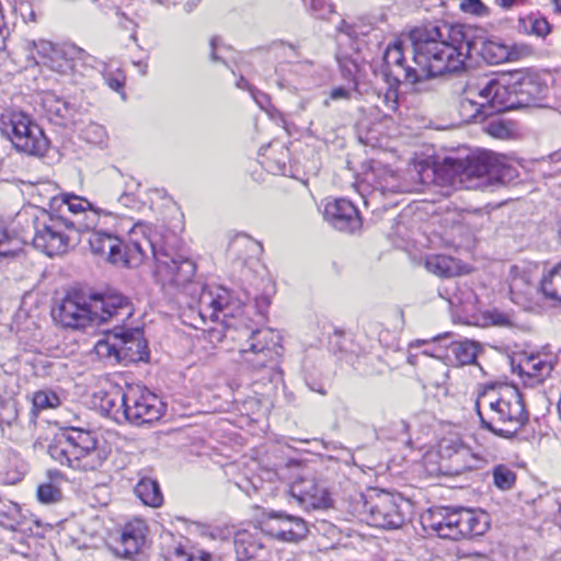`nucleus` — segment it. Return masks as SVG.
I'll use <instances>...</instances> for the list:
<instances>
[{"mask_svg": "<svg viewBox=\"0 0 561 561\" xmlns=\"http://www.w3.org/2000/svg\"><path fill=\"white\" fill-rule=\"evenodd\" d=\"M133 314L129 300L121 294H99L90 288L72 286V331L95 330L102 323L125 322ZM99 357L113 364L128 365L147 362L149 351L140 329H126L116 324L106 339L94 345Z\"/></svg>", "mask_w": 561, "mask_h": 561, "instance_id": "1", "label": "nucleus"}, {"mask_svg": "<svg viewBox=\"0 0 561 561\" xmlns=\"http://www.w3.org/2000/svg\"><path fill=\"white\" fill-rule=\"evenodd\" d=\"M444 44L440 51L432 50L433 70L459 73L466 69V60L474 54L490 65H500L511 56L510 47L494 39L485 38L481 31L470 25L442 24ZM425 54H431L426 49Z\"/></svg>", "mask_w": 561, "mask_h": 561, "instance_id": "2", "label": "nucleus"}, {"mask_svg": "<svg viewBox=\"0 0 561 561\" xmlns=\"http://www.w3.org/2000/svg\"><path fill=\"white\" fill-rule=\"evenodd\" d=\"M442 24H427L413 28L410 32L412 61L414 66L405 64L404 44L401 41L394 42L389 45L385 51L383 59L394 79L400 81L403 79L412 84L422 82L426 79L444 76L446 72H436L433 70L432 53L425 54L428 50L440 51L444 44Z\"/></svg>", "mask_w": 561, "mask_h": 561, "instance_id": "3", "label": "nucleus"}, {"mask_svg": "<svg viewBox=\"0 0 561 561\" xmlns=\"http://www.w3.org/2000/svg\"><path fill=\"white\" fill-rule=\"evenodd\" d=\"M481 426L494 435L512 439L528 422L520 391L506 388L501 393H483L476 401Z\"/></svg>", "mask_w": 561, "mask_h": 561, "instance_id": "4", "label": "nucleus"}, {"mask_svg": "<svg viewBox=\"0 0 561 561\" xmlns=\"http://www.w3.org/2000/svg\"><path fill=\"white\" fill-rule=\"evenodd\" d=\"M444 171L455 188L485 190L503 182L504 165L491 151L472 154L465 160L446 158Z\"/></svg>", "mask_w": 561, "mask_h": 561, "instance_id": "5", "label": "nucleus"}, {"mask_svg": "<svg viewBox=\"0 0 561 561\" xmlns=\"http://www.w3.org/2000/svg\"><path fill=\"white\" fill-rule=\"evenodd\" d=\"M0 133L12 148L27 157L45 156L49 140L36 121L22 111H7L0 115Z\"/></svg>", "mask_w": 561, "mask_h": 561, "instance_id": "6", "label": "nucleus"}, {"mask_svg": "<svg viewBox=\"0 0 561 561\" xmlns=\"http://www.w3.org/2000/svg\"><path fill=\"white\" fill-rule=\"evenodd\" d=\"M431 520L438 537L450 540L481 536L489 527L488 517L482 512L463 507H438L431 512Z\"/></svg>", "mask_w": 561, "mask_h": 561, "instance_id": "7", "label": "nucleus"}, {"mask_svg": "<svg viewBox=\"0 0 561 561\" xmlns=\"http://www.w3.org/2000/svg\"><path fill=\"white\" fill-rule=\"evenodd\" d=\"M514 82L510 72L499 78L469 82L465 93L471 96L478 95L493 112L517 110L519 107L514 95Z\"/></svg>", "mask_w": 561, "mask_h": 561, "instance_id": "8", "label": "nucleus"}, {"mask_svg": "<svg viewBox=\"0 0 561 561\" xmlns=\"http://www.w3.org/2000/svg\"><path fill=\"white\" fill-rule=\"evenodd\" d=\"M279 348L280 335L270 328H261L250 333L241 353L254 369H262L270 364L276 365Z\"/></svg>", "mask_w": 561, "mask_h": 561, "instance_id": "9", "label": "nucleus"}, {"mask_svg": "<svg viewBox=\"0 0 561 561\" xmlns=\"http://www.w3.org/2000/svg\"><path fill=\"white\" fill-rule=\"evenodd\" d=\"M195 272V263L187 257L172 254L164 249L154 254L153 274L162 286L184 287L192 282Z\"/></svg>", "mask_w": 561, "mask_h": 561, "instance_id": "10", "label": "nucleus"}, {"mask_svg": "<svg viewBox=\"0 0 561 561\" xmlns=\"http://www.w3.org/2000/svg\"><path fill=\"white\" fill-rule=\"evenodd\" d=\"M163 407L161 400L149 390L128 386L124 421L137 426L152 423L162 416Z\"/></svg>", "mask_w": 561, "mask_h": 561, "instance_id": "11", "label": "nucleus"}, {"mask_svg": "<svg viewBox=\"0 0 561 561\" xmlns=\"http://www.w3.org/2000/svg\"><path fill=\"white\" fill-rule=\"evenodd\" d=\"M105 455L98 447L96 436L91 431H84L72 425V469L93 471L100 468Z\"/></svg>", "mask_w": 561, "mask_h": 561, "instance_id": "12", "label": "nucleus"}, {"mask_svg": "<svg viewBox=\"0 0 561 561\" xmlns=\"http://www.w3.org/2000/svg\"><path fill=\"white\" fill-rule=\"evenodd\" d=\"M365 512L369 514V523L375 527L397 529L404 524L396 497L387 492L377 493L366 501Z\"/></svg>", "mask_w": 561, "mask_h": 561, "instance_id": "13", "label": "nucleus"}, {"mask_svg": "<svg viewBox=\"0 0 561 561\" xmlns=\"http://www.w3.org/2000/svg\"><path fill=\"white\" fill-rule=\"evenodd\" d=\"M264 530L282 541L297 542L308 534L306 522L301 517L282 511H271L264 523Z\"/></svg>", "mask_w": 561, "mask_h": 561, "instance_id": "14", "label": "nucleus"}, {"mask_svg": "<svg viewBox=\"0 0 561 561\" xmlns=\"http://www.w3.org/2000/svg\"><path fill=\"white\" fill-rule=\"evenodd\" d=\"M289 494L306 510H318L330 506L327 488L312 476L297 478L289 489Z\"/></svg>", "mask_w": 561, "mask_h": 561, "instance_id": "15", "label": "nucleus"}, {"mask_svg": "<svg viewBox=\"0 0 561 561\" xmlns=\"http://www.w3.org/2000/svg\"><path fill=\"white\" fill-rule=\"evenodd\" d=\"M147 526L144 520L136 519L125 525L118 538L108 543L112 552L121 558L133 559L141 551L146 542Z\"/></svg>", "mask_w": 561, "mask_h": 561, "instance_id": "16", "label": "nucleus"}, {"mask_svg": "<svg viewBox=\"0 0 561 561\" xmlns=\"http://www.w3.org/2000/svg\"><path fill=\"white\" fill-rule=\"evenodd\" d=\"M158 241L159 237L157 234H152L151 231L146 232L139 226L135 227L131 231V240L129 244L125 245V266H138L147 256L148 252H150L154 259V254L160 252V248H158Z\"/></svg>", "mask_w": 561, "mask_h": 561, "instance_id": "17", "label": "nucleus"}, {"mask_svg": "<svg viewBox=\"0 0 561 561\" xmlns=\"http://www.w3.org/2000/svg\"><path fill=\"white\" fill-rule=\"evenodd\" d=\"M324 217L337 230L344 232H354L362 226L357 208L344 198L328 203L324 209Z\"/></svg>", "mask_w": 561, "mask_h": 561, "instance_id": "18", "label": "nucleus"}, {"mask_svg": "<svg viewBox=\"0 0 561 561\" xmlns=\"http://www.w3.org/2000/svg\"><path fill=\"white\" fill-rule=\"evenodd\" d=\"M514 82V95L518 107H528L535 104L542 94L543 87L537 76L527 70H516L511 72Z\"/></svg>", "mask_w": 561, "mask_h": 561, "instance_id": "19", "label": "nucleus"}, {"mask_svg": "<svg viewBox=\"0 0 561 561\" xmlns=\"http://www.w3.org/2000/svg\"><path fill=\"white\" fill-rule=\"evenodd\" d=\"M35 234L32 238L33 247L47 256L64 254L68 248V236L62 233L56 224L44 225L43 228L35 227Z\"/></svg>", "mask_w": 561, "mask_h": 561, "instance_id": "20", "label": "nucleus"}, {"mask_svg": "<svg viewBox=\"0 0 561 561\" xmlns=\"http://www.w3.org/2000/svg\"><path fill=\"white\" fill-rule=\"evenodd\" d=\"M552 369V362L540 354H525L516 365V370L529 386L541 383L550 376Z\"/></svg>", "mask_w": 561, "mask_h": 561, "instance_id": "21", "label": "nucleus"}, {"mask_svg": "<svg viewBox=\"0 0 561 561\" xmlns=\"http://www.w3.org/2000/svg\"><path fill=\"white\" fill-rule=\"evenodd\" d=\"M233 542L237 561H272L274 558L271 556L270 560H266L265 548L247 530L238 531Z\"/></svg>", "mask_w": 561, "mask_h": 561, "instance_id": "22", "label": "nucleus"}, {"mask_svg": "<svg viewBox=\"0 0 561 561\" xmlns=\"http://www.w3.org/2000/svg\"><path fill=\"white\" fill-rule=\"evenodd\" d=\"M262 252V244L247 234L236 236L229 243L228 253L231 257L245 265L249 260Z\"/></svg>", "mask_w": 561, "mask_h": 561, "instance_id": "23", "label": "nucleus"}, {"mask_svg": "<svg viewBox=\"0 0 561 561\" xmlns=\"http://www.w3.org/2000/svg\"><path fill=\"white\" fill-rule=\"evenodd\" d=\"M43 107L48 121L60 127H67L70 122L69 103L54 93H47L43 99Z\"/></svg>", "mask_w": 561, "mask_h": 561, "instance_id": "24", "label": "nucleus"}, {"mask_svg": "<svg viewBox=\"0 0 561 561\" xmlns=\"http://www.w3.org/2000/svg\"><path fill=\"white\" fill-rule=\"evenodd\" d=\"M126 404L127 389L123 390L118 387H114L106 391L101 397L100 402L101 409L107 414V416L112 417L118 423L124 421V410L126 409Z\"/></svg>", "mask_w": 561, "mask_h": 561, "instance_id": "25", "label": "nucleus"}, {"mask_svg": "<svg viewBox=\"0 0 561 561\" xmlns=\"http://www.w3.org/2000/svg\"><path fill=\"white\" fill-rule=\"evenodd\" d=\"M39 51L49 60V66L54 71L67 73L70 70L67 44L42 42Z\"/></svg>", "mask_w": 561, "mask_h": 561, "instance_id": "26", "label": "nucleus"}, {"mask_svg": "<svg viewBox=\"0 0 561 561\" xmlns=\"http://www.w3.org/2000/svg\"><path fill=\"white\" fill-rule=\"evenodd\" d=\"M540 291L554 305H561V261L542 275Z\"/></svg>", "mask_w": 561, "mask_h": 561, "instance_id": "27", "label": "nucleus"}, {"mask_svg": "<svg viewBox=\"0 0 561 561\" xmlns=\"http://www.w3.org/2000/svg\"><path fill=\"white\" fill-rule=\"evenodd\" d=\"M201 304L213 308L210 318H217L216 312L220 311L224 317H234L230 302V295L227 289L218 288L216 295L208 290H203L201 295Z\"/></svg>", "mask_w": 561, "mask_h": 561, "instance_id": "28", "label": "nucleus"}, {"mask_svg": "<svg viewBox=\"0 0 561 561\" xmlns=\"http://www.w3.org/2000/svg\"><path fill=\"white\" fill-rule=\"evenodd\" d=\"M134 492L145 505L159 507L163 502L159 483L150 478L140 479L135 485Z\"/></svg>", "mask_w": 561, "mask_h": 561, "instance_id": "29", "label": "nucleus"}, {"mask_svg": "<svg viewBox=\"0 0 561 561\" xmlns=\"http://www.w3.org/2000/svg\"><path fill=\"white\" fill-rule=\"evenodd\" d=\"M426 270L439 277H453L459 274L457 262L446 255H431L425 261Z\"/></svg>", "mask_w": 561, "mask_h": 561, "instance_id": "30", "label": "nucleus"}, {"mask_svg": "<svg viewBox=\"0 0 561 561\" xmlns=\"http://www.w3.org/2000/svg\"><path fill=\"white\" fill-rule=\"evenodd\" d=\"M448 350L454 355L456 365H471L476 363L479 352V344L470 340H465L450 343Z\"/></svg>", "mask_w": 561, "mask_h": 561, "instance_id": "31", "label": "nucleus"}, {"mask_svg": "<svg viewBox=\"0 0 561 561\" xmlns=\"http://www.w3.org/2000/svg\"><path fill=\"white\" fill-rule=\"evenodd\" d=\"M87 242L93 254L105 257L108 250L114 251L117 244V237L102 231H92L89 233Z\"/></svg>", "mask_w": 561, "mask_h": 561, "instance_id": "32", "label": "nucleus"}, {"mask_svg": "<svg viewBox=\"0 0 561 561\" xmlns=\"http://www.w3.org/2000/svg\"><path fill=\"white\" fill-rule=\"evenodd\" d=\"M70 445V436L66 433L61 434V437H56L54 442L48 446V454L50 457L60 462L61 465H70V456L68 446Z\"/></svg>", "mask_w": 561, "mask_h": 561, "instance_id": "33", "label": "nucleus"}, {"mask_svg": "<svg viewBox=\"0 0 561 561\" xmlns=\"http://www.w3.org/2000/svg\"><path fill=\"white\" fill-rule=\"evenodd\" d=\"M492 474L494 485L502 491L511 490L515 485L516 473L505 465H496Z\"/></svg>", "mask_w": 561, "mask_h": 561, "instance_id": "34", "label": "nucleus"}, {"mask_svg": "<svg viewBox=\"0 0 561 561\" xmlns=\"http://www.w3.org/2000/svg\"><path fill=\"white\" fill-rule=\"evenodd\" d=\"M70 304V291H66L64 297L59 302H56L51 308V318L53 321L65 328H70V312H68L67 307Z\"/></svg>", "mask_w": 561, "mask_h": 561, "instance_id": "35", "label": "nucleus"}, {"mask_svg": "<svg viewBox=\"0 0 561 561\" xmlns=\"http://www.w3.org/2000/svg\"><path fill=\"white\" fill-rule=\"evenodd\" d=\"M99 222V214L93 208L89 211L79 213V216L77 218H72V229L77 230L78 232H88L91 229H94Z\"/></svg>", "mask_w": 561, "mask_h": 561, "instance_id": "36", "label": "nucleus"}, {"mask_svg": "<svg viewBox=\"0 0 561 561\" xmlns=\"http://www.w3.org/2000/svg\"><path fill=\"white\" fill-rule=\"evenodd\" d=\"M37 499L43 504H53L61 500V491L51 483H44L37 488Z\"/></svg>", "mask_w": 561, "mask_h": 561, "instance_id": "37", "label": "nucleus"}, {"mask_svg": "<svg viewBox=\"0 0 561 561\" xmlns=\"http://www.w3.org/2000/svg\"><path fill=\"white\" fill-rule=\"evenodd\" d=\"M57 402L58 398L55 394L47 393L45 391H37L33 397L32 413L36 416L38 411L53 408Z\"/></svg>", "mask_w": 561, "mask_h": 561, "instance_id": "38", "label": "nucleus"}, {"mask_svg": "<svg viewBox=\"0 0 561 561\" xmlns=\"http://www.w3.org/2000/svg\"><path fill=\"white\" fill-rule=\"evenodd\" d=\"M483 319L491 325L500 328H510L513 325L510 314L500 310H490L483 313Z\"/></svg>", "mask_w": 561, "mask_h": 561, "instance_id": "39", "label": "nucleus"}, {"mask_svg": "<svg viewBox=\"0 0 561 561\" xmlns=\"http://www.w3.org/2000/svg\"><path fill=\"white\" fill-rule=\"evenodd\" d=\"M485 106V102L478 103L469 98H465L460 102L461 113L468 118H477L480 116L482 108Z\"/></svg>", "mask_w": 561, "mask_h": 561, "instance_id": "40", "label": "nucleus"}, {"mask_svg": "<svg viewBox=\"0 0 561 561\" xmlns=\"http://www.w3.org/2000/svg\"><path fill=\"white\" fill-rule=\"evenodd\" d=\"M460 9L470 14L483 16L489 13V9L483 4L481 0H462Z\"/></svg>", "mask_w": 561, "mask_h": 561, "instance_id": "41", "label": "nucleus"}, {"mask_svg": "<svg viewBox=\"0 0 561 561\" xmlns=\"http://www.w3.org/2000/svg\"><path fill=\"white\" fill-rule=\"evenodd\" d=\"M510 291L515 296H525L529 291L530 282L529 275L526 274L524 277L515 278L512 284L508 285Z\"/></svg>", "mask_w": 561, "mask_h": 561, "instance_id": "42", "label": "nucleus"}, {"mask_svg": "<svg viewBox=\"0 0 561 561\" xmlns=\"http://www.w3.org/2000/svg\"><path fill=\"white\" fill-rule=\"evenodd\" d=\"M115 250H108L105 259L106 261L113 263V264H122L125 266V260H126V252H125V245H123L121 239L117 238V244L114 247Z\"/></svg>", "mask_w": 561, "mask_h": 561, "instance_id": "43", "label": "nucleus"}, {"mask_svg": "<svg viewBox=\"0 0 561 561\" xmlns=\"http://www.w3.org/2000/svg\"><path fill=\"white\" fill-rule=\"evenodd\" d=\"M104 129L98 124H90L85 130L84 138L89 142L99 144L102 142Z\"/></svg>", "mask_w": 561, "mask_h": 561, "instance_id": "44", "label": "nucleus"}, {"mask_svg": "<svg viewBox=\"0 0 561 561\" xmlns=\"http://www.w3.org/2000/svg\"><path fill=\"white\" fill-rule=\"evenodd\" d=\"M90 209H93V207L89 201L72 193V218H77L79 213L89 211Z\"/></svg>", "mask_w": 561, "mask_h": 561, "instance_id": "45", "label": "nucleus"}, {"mask_svg": "<svg viewBox=\"0 0 561 561\" xmlns=\"http://www.w3.org/2000/svg\"><path fill=\"white\" fill-rule=\"evenodd\" d=\"M551 31V26L546 19H534L531 21V32L540 37H546Z\"/></svg>", "mask_w": 561, "mask_h": 561, "instance_id": "46", "label": "nucleus"}, {"mask_svg": "<svg viewBox=\"0 0 561 561\" xmlns=\"http://www.w3.org/2000/svg\"><path fill=\"white\" fill-rule=\"evenodd\" d=\"M486 131L495 138H504L508 134L507 127L499 121L490 122L486 126Z\"/></svg>", "mask_w": 561, "mask_h": 561, "instance_id": "47", "label": "nucleus"}, {"mask_svg": "<svg viewBox=\"0 0 561 561\" xmlns=\"http://www.w3.org/2000/svg\"><path fill=\"white\" fill-rule=\"evenodd\" d=\"M350 96H351L350 90H347L343 87L334 88L330 92V98L335 101L336 100H348Z\"/></svg>", "mask_w": 561, "mask_h": 561, "instance_id": "48", "label": "nucleus"}, {"mask_svg": "<svg viewBox=\"0 0 561 561\" xmlns=\"http://www.w3.org/2000/svg\"><path fill=\"white\" fill-rule=\"evenodd\" d=\"M527 273L522 270L520 267H518L517 265H511L510 266V270H508V275H507V284H512V282L515 279V278H520V277H524V275H526Z\"/></svg>", "mask_w": 561, "mask_h": 561, "instance_id": "49", "label": "nucleus"}, {"mask_svg": "<svg viewBox=\"0 0 561 561\" xmlns=\"http://www.w3.org/2000/svg\"><path fill=\"white\" fill-rule=\"evenodd\" d=\"M83 55V50L75 45H72V77H75L78 72L77 70V62H75L76 59H81V56ZM72 83H77L75 78H72Z\"/></svg>", "mask_w": 561, "mask_h": 561, "instance_id": "50", "label": "nucleus"}, {"mask_svg": "<svg viewBox=\"0 0 561 561\" xmlns=\"http://www.w3.org/2000/svg\"><path fill=\"white\" fill-rule=\"evenodd\" d=\"M106 82L107 85L116 92H119L123 89V81L119 77H107Z\"/></svg>", "mask_w": 561, "mask_h": 561, "instance_id": "51", "label": "nucleus"}, {"mask_svg": "<svg viewBox=\"0 0 561 561\" xmlns=\"http://www.w3.org/2000/svg\"><path fill=\"white\" fill-rule=\"evenodd\" d=\"M340 66L343 71H347L348 73H352L354 70L357 69V65L354 61H348L346 59L339 58Z\"/></svg>", "mask_w": 561, "mask_h": 561, "instance_id": "52", "label": "nucleus"}, {"mask_svg": "<svg viewBox=\"0 0 561 561\" xmlns=\"http://www.w3.org/2000/svg\"><path fill=\"white\" fill-rule=\"evenodd\" d=\"M187 561H213V558L208 552H201L197 557H187Z\"/></svg>", "mask_w": 561, "mask_h": 561, "instance_id": "53", "label": "nucleus"}, {"mask_svg": "<svg viewBox=\"0 0 561 561\" xmlns=\"http://www.w3.org/2000/svg\"><path fill=\"white\" fill-rule=\"evenodd\" d=\"M187 557H192L191 554H187L183 548L179 547L174 551V558L178 561H187Z\"/></svg>", "mask_w": 561, "mask_h": 561, "instance_id": "54", "label": "nucleus"}, {"mask_svg": "<svg viewBox=\"0 0 561 561\" xmlns=\"http://www.w3.org/2000/svg\"><path fill=\"white\" fill-rule=\"evenodd\" d=\"M217 44H218V37H213L210 41V47H211L210 58L213 61L219 60L218 56L215 53V48L217 47Z\"/></svg>", "mask_w": 561, "mask_h": 561, "instance_id": "55", "label": "nucleus"}, {"mask_svg": "<svg viewBox=\"0 0 561 561\" xmlns=\"http://www.w3.org/2000/svg\"><path fill=\"white\" fill-rule=\"evenodd\" d=\"M516 1L517 0H495V2L504 9L512 8L516 3Z\"/></svg>", "mask_w": 561, "mask_h": 561, "instance_id": "56", "label": "nucleus"}, {"mask_svg": "<svg viewBox=\"0 0 561 561\" xmlns=\"http://www.w3.org/2000/svg\"><path fill=\"white\" fill-rule=\"evenodd\" d=\"M237 87H238L239 89H248V88H249V87H248V82H247V80H245L243 77H241V78L239 79V81L237 82Z\"/></svg>", "mask_w": 561, "mask_h": 561, "instance_id": "57", "label": "nucleus"}, {"mask_svg": "<svg viewBox=\"0 0 561 561\" xmlns=\"http://www.w3.org/2000/svg\"><path fill=\"white\" fill-rule=\"evenodd\" d=\"M340 30H341V32H344V33H345V34H347L348 36H351V35H352V32H351V31H352V27H351V26H348V25H346L344 22H343V24H342V26H341V28H340Z\"/></svg>", "mask_w": 561, "mask_h": 561, "instance_id": "58", "label": "nucleus"}, {"mask_svg": "<svg viewBox=\"0 0 561 561\" xmlns=\"http://www.w3.org/2000/svg\"><path fill=\"white\" fill-rule=\"evenodd\" d=\"M554 12L561 14V0H553Z\"/></svg>", "mask_w": 561, "mask_h": 561, "instance_id": "59", "label": "nucleus"}, {"mask_svg": "<svg viewBox=\"0 0 561 561\" xmlns=\"http://www.w3.org/2000/svg\"><path fill=\"white\" fill-rule=\"evenodd\" d=\"M62 202L70 208V193H65L62 195Z\"/></svg>", "mask_w": 561, "mask_h": 561, "instance_id": "60", "label": "nucleus"}, {"mask_svg": "<svg viewBox=\"0 0 561 561\" xmlns=\"http://www.w3.org/2000/svg\"><path fill=\"white\" fill-rule=\"evenodd\" d=\"M9 253L0 249V256H7Z\"/></svg>", "mask_w": 561, "mask_h": 561, "instance_id": "61", "label": "nucleus"}, {"mask_svg": "<svg viewBox=\"0 0 561 561\" xmlns=\"http://www.w3.org/2000/svg\"><path fill=\"white\" fill-rule=\"evenodd\" d=\"M558 411H559L560 416H561V397H560V401H559V403H558Z\"/></svg>", "mask_w": 561, "mask_h": 561, "instance_id": "62", "label": "nucleus"}, {"mask_svg": "<svg viewBox=\"0 0 561 561\" xmlns=\"http://www.w3.org/2000/svg\"><path fill=\"white\" fill-rule=\"evenodd\" d=\"M319 392H320L321 394H325V393H327V392H325L324 390H322V389H319Z\"/></svg>", "mask_w": 561, "mask_h": 561, "instance_id": "63", "label": "nucleus"}]
</instances>
